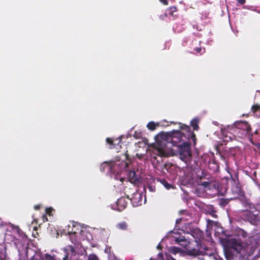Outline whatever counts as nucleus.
<instances>
[{
	"instance_id": "c756f323",
	"label": "nucleus",
	"mask_w": 260,
	"mask_h": 260,
	"mask_svg": "<svg viewBox=\"0 0 260 260\" xmlns=\"http://www.w3.org/2000/svg\"><path fill=\"white\" fill-rule=\"evenodd\" d=\"M52 211V209L51 208H48L46 209V213L49 215L51 214V212Z\"/></svg>"
},
{
	"instance_id": "aec40b11",
	"label": "nucleus",
	"mask_w": 260,
	"mask_h": 260,
	"mask_svg": "<svg viewBox=\"0 0 260 260\" xmlns=\"http://www.w3.org/2000/svg\"><path fill=\"white\" fill-rule=\"evenodd\" d=\"M229 131H216L215 134L217 135H220V139L223 140L224 141H228L230 139V137L228 136V132Z\"/></svg>"
},
{
	"instance_id": "2eb2a0df",
	"label": "nucleus",
	"mask_w": 260,
	"mask_h": 260,
	"mask_svg": "<svg viewBox=\"0 0 260 260\" xmlns=\"http://www.w3.org/2000/svg\"><path fill=\"white\" fill-rule=\"evenodd\" d=\"M127 203L124 198H120L118 199L116 202V206L117 208L114 207L113 206L112 208L114 210H117L119 211L123 210L126 206Z\"/></svg>"
},
{
	"instance_id": "7c9ffc66",
	"label": "nucleus",
	"mask_w": 260,
	"mask_h": 260,
	"mask_svg": "<svg viewBox=\"0 0 260 260\" xmlns=\"http://www.w3.org/2000/svg\"><path fill=\"white\" fill-rule=\"evenodd\" d=\"M109 260H118V259L117 258H116L114 255H110L109 256Z\"/></svg>"
},
{
	"instance_id": "7ed1b4c3",
	"label": "nucleus",
	"mask_w": 260,
	"mask_h": 260,
	"mask_svg": "<svg viewBox=\"0 0 260 260\" xmlns=\"http://www.w3.org/2000/svg\"><path fill=\"white\" fill-rule=\"evenodd\" d=\"M231 248L229 252L236 253L242 259L248 258L252 254L251 247L240 240L232 239L231 241Z\"/></svg>"
},
{
	"instance_id": "6e6552de",
	"label": "nucleus",
	"mask_w": 260,
	"mask_h": 260,
	"mask_svg": "<svg viewBox=\"0 0 260 260\" xmlns=\"http://www.w3.org/2000/svg\"><path fill=\"white\" fill-rule=\"evenodd\" d=\"M169 252L175 255L178 254L179 256H182L185 255L196 256L199 254V250L197 249L193 248L190 249L186 248V250L185 251L180 248L175 246L170 247L169 248Z\"/></svg>"
},
{
	"instance_id": "1a4fd4ad",
	"label": "nucleus",
	"mask_w": 260,
	"mask_h": 260,
	"mask_svg": "<svg viewBox=\"0 0 260 260\" xmlns=\"http://www.w3.org/2000/svg\"><path fill=\"white\" fill-rule=\"evenodd\" d=\"M167 237L170 238L172 241H175V243L180 245L181 246L186 248L189 246L190 243L184 236H178V234L171 231L169 232Z\"/></svg>"
},
{
	"instance_id": "ea45409f",
	"label": "nucleus",
	"mask_w": 260,
	"mask_h": 260,
	"mask_svg": "<svg viewBox=\"0 0 260 260\" xmlns=\"http://www.w3.org/2000/svg\"><path fill=\"white\" fill-rule=\"evenodd\" d=\"M221 126H222V127H220V130H221V131H222V130H225L226 128H225V127H223V125H221Z\"/></svg>"
},
{
	"instance_id": "b1692460",
	"label": "nucleus",
	"mask_w": 260,
	"mask_h": 260,
	"mask_svg": "<svg viewBox=\"0 0 260 260\" xmlns=\"http://www.w3.org/2000/svg\"><path fill=\"white\" fill-rule=\"evenodd\" d=\"M127 224L125 222H121L117 224L116 227L121 230H126L127 229Z\"/></svg>"
},
{
	"instance_id": "a211bd4d",
	"label": "nucleus",
	"mask_w": 260,
	"mask_h": 260,
	"mask_svg": "<svg viewBox=\"0 0 260 260\" xmlns=\"http://www.w3.org/2000/svg\"><path fill=\"white\" fill-rule=\"evenodd\" d=\"M200 41H198L197 39H194L192 40L191 45L193 47V49L197 53L202 55L203 53L205 52V48H203V52H202V48L200 46Z\"/></svg>"
},
{
	"instance_id": "79ce46f5",
	"label": "nucleus",
	"mask_w": 260,
	"mask_h": 260,
	"mask_svg": "<svg viewBox=\"0 0 260 260\" xmlns=\"http://www.w3.org/2000/svg\"><path fill=\"white\" fill-rule=\"evenodd\" d=\"M146 201V195L145 196V199H144V203H145Z\"/></svg>"
},
{
	"instance_id": "f03ea898",
	"label": "nucleus",
	"mask_w": 260,
	"mask_h": 260,
	"mask_svg": "<svg viewBox=\"0 0 260 260\" xmlns=\"http://www.w3.org/2000/svg\"><path fill=\"white\" fill-rule=\"evenodd\" d=\"M188 132V142H183L182 144L178 145L176 151L178 154L179 158L185 162L188 161L191 156L190 150V145L192 142L194 145H196V136L193 131H187Z\"/></svg>"
},
{
	"instance_id": "9b49d317",
	"label": "nucleus",
	"mask_w": 260,
	"mask_h": 260,
	"mask_svg": "<svg viewBox=\"0 0 260 260\" xmlns=\"http://www.w3.org/2000/svg\"><path fill=\"white\" fill-rule=\"evenodd\" d=\"M123 138V136H121L116 139L108 138L106 142L108 144V147L110 149H115L117 152L120 151L121 148V139Z\"/></svg>"
},
{
	"instance_id": "9d476101",
	"label": "nucleus",
	"mask_w": 260,
	"mask_h": 260,
	"mask_svg": "<svg viewBox=\"0 0 260 260\" xmlns=\"http://www.w3.org/2000/svg\"><path fill=\"white\" fill-rule=\"evenodd\" d=\"M199 251L203 255L201 260H222L213 250L207 247H204L202 251L199 250Z\"/></svg>"
},
{
	"instance_id": "f8f14e48",
	"label": "nucleus",
	"mask_w": 260,
	"mask_h": 260,
	"mask_svg": "<svg viewBox=\"0 0 260 260\" xmlns=\"http://www.w3.org/2000/svg\"><path fill=\"white\" fill-rule=\"evenodd\" d=\"M229 129H233L235 128L239 130H251L250 124L246 121H237L232 125H228Z\"/></svg>"
},
{
	"instance_id": "e433bc0d",
	"label": "nucleus",
	"mask_w": 260,
	"mask_h": 260,
	"mask_svg": "<svg viewBox=\"0 0 260 260\" xmlns=\"http://www.w3.org/2000/svg\"><path fill=\"white\" fill-rule=\"evenodd\" d=\"M227 203H228L227 201H226L225 200L221 202V203L223 206H225V205L227 204Z\"/></svg>"
},
{
	"instance_id": "a19ab883",
	"label": "nucleus",
	"mask_w": 260,
	"mask_h": 260,
	"mask_svg": "<svg viewBox=\"0 0 260 260\" xmlns=\"http://www.w3.org/2000/svg\"><path fill=\"white\" fill-rule=\"evenodd\" d=\"M161 248V246H160V244H159L157 245V248L159 249H160Z\"/></svg>"
},
{
	"instance_id": "6ab92c4d",
	"label": "nucleus",
	"mask_w": 260,
	"mask_h": 260,
	"mask_svg": "<svg viewBox=\"0 0 260 260\" xmlns=\"http://www.w3.org/2000/svg\"><path fill=\"white\" fill-rule=\"evenodd\" d=\"M129 182L134 184H137L140 182L139 177L136 175L135 172H130L128 175Z\"/></svg>"
},
{
	"instance_id": "423d86ee",
	"label": "nucleus",
	"mask_w": 260,
	"mask_h": 260,
	"mask_svg": "<svg viewBox=\"0 0 260 260\" xmlns=\"http://www.w3.org/2000/svg\"><path fill=\"white\" fill-rule=\"evenodd\" d=\"M77 234V232L76 231L69 232L70 240L74 244V245H69L63 248L66 254L63 257L62 260H68L69 257L72 258L73 256L76 255L75 248H80V244L77 242L75 238Z\"/></svg>"
},
{
	"instance_id": "4be33fe9",
	"label": "nucleus",
	"mask_w": 260,
	"mask_h": 260,
	"mask_svg": "<svg viewBox=\"0 0 260 260\" xmlns=\"http://www.w3.org/2000/svg\"><path fill=\"white\" fill-rule=\"evenodd\" d=\"M232 191L234 194L237 195L239 197L244 195V193L241 190L240 187L237 185L233 186L232 188Z\"/></svg>"
},
{
	"instance_id": "37998d69",
	"label": "nucleus",
	"mask_w": 260,
	"mask_h": 260,
	"mask_svg": "<svg viewBox=\"0 0 260 260\" xmlns=\"http://www.w3.org/2000/svg\"><path fill=\"white\" fill-rule=\"evenodd\" d=\"M226 257L227 259H229V258L228 257L227 255H226Z\"/></svg>"
},
{
	"instance_id": "a878e982",
	"label": "nucleus",
	"mask_w": 260,
	"mask_h": 260,
	"mask_svg": "<svg viewBox=\"0 0 260 260\" xmlns=\"http://www.w3.org/2000/svg\"><path fill=\"white\" fill-rule=\"evenodd\" d=\"M211 183L210 181H204L201 183L200 185L204 186V188H210V184Z\"/></svg>"
},
{
	"instance_id": "2f4dec72",
	"label": "nucleus",
	"mask_w": 260,
	"mask_h": 260,
	"mask_svg": "<svg viewBox=\"0 0 260 260\" xmlns=\"http://www.w3.org/2000/svg\"><path fill=\"white\" fill-rule=\"evenodd\" d=\"M246 0H237V2L240 5H244L245 3Z\"/></svg>"
},
{
	"instance_id": "473e14b6",
	"label": "nucleus",
	"mask_w": 260,
	"mask_h": 260,
	"mask_svg": "<svg viewBox=\"0 0 260 260\" xmlns=\"http://www.w3.org/2000/svg\"><path fill=\"white\" fill-rule=\"evenodd\" d=\"M162 3H163L165 5H168V2L167 0H159Z\"/></svg>"
},
{
	"instance_id": "c9c22d12",
	"label": "nucleus",
	"mask_w": 260,
	"mask_h": 260,
	"mask_svg": "<svg viewBox=\"0 0 260 260\" xmlns=\"http://www.w3.org/2000/svg\"><path fill=\"white\" fill-rule=\"evenodd\" d=\"M181 220H182V218H181L177 219L176 220V224H179V223H180Z\"/></svg>"
},
{
	"instance_id": "39448f33",
	"label": "nucleus",
	"mask_w": 260,
	"mask_h": 260,
	"mask_svg": "<svg viewBox=\"0 0 260 260\" xmlns=\"http://www.w3.org/2000/svg\"><path fill=\"white\" fill-rule=\"evenodd\" d=\"M177 125L178 129L173 128L172 130H190V127L189 125L182 124L181 123H174L171 122L170 124ZM170 125L169 122L166 120L161 121L157 122L150 121L147 124V128L149 130H155L157 127H166Z\"/></svg>"
},
{
	"instance_id": "20e7f679",
	"label": "nucleus",
	"mask_w": 260,
	"mask_h": 260,
	"mask_svg": "<svg viewBox=\"0 0 260 260\" xmlns=\"http://www.w3.org/2000/svg\"><path fill=\"white\" fill-rule=\"evenodd\" d=\"M118 168V165L114 162L110 163L105 162L102 163L100 166V170L101 171L107 172L111 177H113L115 180H119V181L122 183L124 179L122 177L119 176Z\"/></svg>"
},
{
	"instance_id": "f3484780",
	"label": "nucleus",
	"mask_w": 260,
	"mask_h": 260,
	"mask_svg": "<svg viewBox=\"0 0 260 260\" xmlns=\"http://www.w3.org/2000/svg\"><path fill=\"white\" fill-rule=\"evenodd\" d=\"M134 138L136 139H140L141 141L138 142V144L139 145V147H145L147 144V140L144 139L141 137V134L138 133L137 131H134V133L133 135Z\"/></svg>"
},
{
	"instance_id": "412c9836",
	"label": "nucleus",
	"mask_w": 260,
	"mask_h": 260,
	"mask_svg": "<svg viewBox=\"0 0 260 260\" xmlns=\"http://www.w3.org/2000/svg\"><path fill=\"white\" fill-rule=\"evenodd\" d=\"M200 121V119L198 117L193 118L190 121V125L192 127L193 130H198L199 128V124Z\"/></svg>"
},
{
	"instance_id": "4468645a",
	"label": "nucleus",
	"mask_w": 260,
	"mask_h": 260,
	"mask_svg": "<svg viewBox=\"0 0 260 260\" xmlns=\"http://www.w3.org/2000/svg\"><path fill=\"white\" fill-rule=\"evenodd\" d=\"M239 200L243 206L245 208V210H249L250 212H253L255 209L254 205L249 200L244 197V195L239 197Z\"/></svg>"
},
{
	"instance_id": "4c0bfd02",
	"label": "nucleus",
	"mask_w": 260,
	"mask_h": 260,
	"mask_svg": "<svg viewBox=\"0 0 260 260\" xmlns=\"http://www.w3.org/2000/svg\"><path fill=\"white\" fill-rule=\"evenodd\" d=\"M43 220L44 222L47 221L48 220L47 218L46 215H44L43 216Z\"/></svg>"
},
{
	"instance_id": "cd10ccee",
	"label": "nucleus",
	"mask_w": 260,
	"mask_h": 260,
	"mask_svg": "<svg viewBox=\"0 0 260 260\" xmlns=\"http://www.w3.org/2000/svg\"><path fill=\"white\" fill-rule=\"evenodd\" d=\"M260 109V106L259 105L256 104L253 105L251 107V110L253 113L256 112Z\"/></svg>"
},
{
	"instance_id": "dca6fc26",
	"label": "nucleus",
	"mask_w": 260,
	"mask_h": 260,
	"mask_svg": "<svg viewBox=\"0 0 260 260\" xmlns=\"http://www.w3.org/2000/svg\"><path fill=\"white\" fill-rule=\"evenodd\" d=\"M143 188L146 194L147 193V190H148V191L151 193L154 192L156 190V188L155 183L154 180L153 179L151 180L146 185H144Z\"/></svg>"
},
{
	"instance_id": "a18cd8bd",
	"label": "nucleus",
	"mask_w": 260,
	"mask_h": 260,
	"mask_svg": "<svg viewBox=\"0 0 260 260\" xmlns=\"http://www.w3.org/2000/svg\"><path fill=\"white\" fill-rule=\"evenodd\" d=\"M134 127H132V128H131V130H133V129H134Z\"/></svg>"
},
{
	"instance_id": "58836bf2",
	"label": "nucleus",
	"mask_w": 260,
	"mask_h": 260,
	"mask_svg": "<svg viewBox=\"0 0 260 260\" xmlns=\"http://www.w3.org/2000/svg\"><path fill=\"white\" fill-rule=\"evenodd\" d=\"M5 255L4 254L3 256H0V260H4Z\"/></svg>"
},
{
	"instance_id": "393cba45",
	"label": "nucleus",
	"mask_w": 260,
	"mask_h": 260,
	"mask_svg": "<svg viewBox=\"0 0 260 260\" xmlns=\"http://www.w3.org/2000/svg\"><path fill=\"white\" fill-rule=\"evenodd\" d=\"M158 181H159L167 189H170L171 188H173V185L169 183L165 180L158 179Z\"/></svg>"
},
{
	"instance_id": "c85d7f7f",
	"label": "nucleus",
	"mask_w": 260,
	"mask_h": 260,
	"mask_svg": "<svg viewBox=\"0 0 260 260\" xmlns=\"http://www.w3.org/2000/svg\"><path fill=\"white\" fill-rule=\"evenodd\" d=\"M45 260H56L54 256H52L49 254H45L44 255Z\"/></svg>"
},
{
	"instance_id": "5701e85b",
	"label": "nucleus",
	"mask_w": 260,
	"mask_h": 260,
	"mask_svg": "<svg viewBox=\"0 0 260 260\" xmlns=\"http://www.w3.org/2000/svg\"><path fill=\"white\" fill-rule=\"evenodd\" d=\"M177 11V9L176 7H171L169 9L167 10V13H166V16H167L168 15L170 16H174V13L176 12Z\"/></svg>"
},
{
	"instance_id": "f257e3e1",
	"label": "nucleus",
	"mask_w": 260,
	"mask_h": 260,
	"mask_svg": "<svg viewBox=\"0 0 260 260\" xmlns=\"http://www.w3.org/2000/svg\"><path fill=\"white\" fill-rule=\"evenodd\" d=\"M182 138L181 131H161L155 137V142L160 147L165 146L167 143H171L176 146L181 141Z\"/></svg>"
},
{
	"instance_id": "bb28decb",
	"label": "nucleus",
	"mask_w": 260,
	"mask_h": 260,
	"mask_svg": "<svg viewBox=\"0 0 260 260\" xmlns=\"http://www.w3.org/2000/svg\"><path fill=\"white\" fill-rule=\"evenodd\" d=\"M87 260H99V259L95 254H90L88 256Z\"/></svg>"
},
{
	"instance_id": "c03bdc74",
	"label": "nucleus",
	"mask_w": 260,
	"mask_h": 260,
	"mask_svg": "<svg viewBox=\"0 0 260 260\" xmlns=\"http://www.w3.org/2000/svg\"><path fill=\"white\" fill-rule=\"evenodd\" d=\"M207 221H208V223L211 221L210 220H208Z\"/></svg>"
},
{
	"instance_id": "de8ad7c7",
	"label": "nucleus",
	"mask_w": 260,
	"mask_h": 260,
	"mask_svg": "<svg viewBox=\"0 0 260 260\" xmlns=\"http://www.w3.org/2000/svg\"><path fill=\"white\" fill-rule=\"evenodd\" d=\"M82 232H83V231H82V230H81V231H80V233H82Z\"/></svg>"
},
{
	"instance_id": "49530a36",
	"label": "nucleus",
	"mask_w": 260,
	"mask_h": 260,
	"mask_svg": "<svg viewBox=\"0 0 260 260\" xmlns=\"http://www.w3.org/2000/svg\"><path fill=\"white\" fill-rule=\"evenodd\" d=\"M217 123V121H215V124H216Z\"/></svg>"
},
{
	"instance_id": "0eeeda50",
	"label": "nucleus",
	"mask_w": 260,
	"mask_h": 260,
	"mask_svg": "<svg viewBox=\"0 0 260 260\" xmlns=\"http://www.w3.org/2000/svg\"><path fill=\"white\" fill-rule=\"evenodd\" d=\"M12 234L8 233L5 234V240L13 242L15 245L19 244L21 239L23 238V234L21 230L18 227H15L13 229Z\"/></svg>"
},
{
	"instance_id": "72a5a7b5",
	"label": "nucleus",
	"mask_w": 260,
	"mask_h": 260,
	"mask_svg": "<svg viewBox=\"0 0 260 260\" xmlns=\"http://www.w3.org/2000/svg\"><path fill=\"white\" fill-rule=\"evenodd\" d=\"M210 208H211V213L210 214L212 216H214V213H215V211H214V209L213 208V207L212 206L210 207Z\"/></svg>"
},
{
	"instance_id": "ddd939ff",
	"label": "nucleus",
	"mask_w": 260,
	"mask_h": 260,
	"mask_svg": "<svg viewBox=\"0 0 260 260\" xmlns=\"http://www.w3.org/2000/svg\"><path fill=\"white\" fill-rule=\"evenodd\" d=\"M127 198L131 200L133 206L138 207L142 205V195L141 193L136 192L132 194V197L129 198V196Z\"/></svg>"
},
{
	"instance_id": "f704fd0d",
	"label": "nucleus",
	"mask_w": 260,
	"mask_h": 260,
	"mask_svg": "<svg viewBox=\"0 0 260 260\" xmlns=\"http://www.w3.org/2000/svg\"><path fill=\"white\" fill-rule=\"evenodd\" d=\"M40 207H41V205H37L35 206L34 209L35 210H39V209H40Z\"/></svg>"
}]
</instances>
